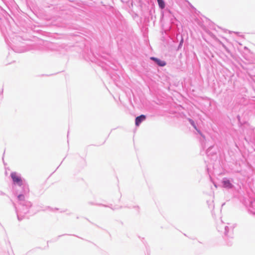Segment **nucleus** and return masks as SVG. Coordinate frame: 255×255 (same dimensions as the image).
I'll return each mask as SVG.
<instances>
[{
  "instance_id": "0eeeda50",
  "label": "nucleus",
  "mask_w": 255,
  "mask_h": 255,
  "mask_svg": "<svg viewBox=\"0 0 255 255\" xmlns=\"http://www.w3.org/2000/svg\"><path fill=\"white\" fill-rule=\"evenodd\" d=\"M18 199H19V200H23V199H24V196H23V195H19V196H18Z\"/></svg>"
},
{
  "instance_id": "39448f33",
  "label": "nucleus",
  "mask_w": 255,
  "mask_h": 255,
  "mask_svg": "<svg viewBox=\"0 0 255 255\" xmlns=\"http://www.w3.org/2000/svg\"><path fill=\"white\" fill-rule=\"evenodd\" d=\"M159 6L163 9L165 7V3L163 0H157Z\"/></svg>"
},
{
  "instance_id": "20e7f679",
  "label": "nucleus",
  "mask_w": 255,
  "mask_h": 255,
  "mask_svg": "<svg viewBox=\"0 0 255 255\" xmlns=\"http://www.w3.org/2000/svg\"><path fill=\"white\" fill-rule=\"evenodd\" d=\"M224 186L226 188H230L232 187V185L229 180H225L223 181Z\"/></svg>"
},
{
  "instance_id": "423d86ee",
  "label": "nucleus",
  "mask_w": 255,
  "mask_h": 255,
  "mask_svg": "<svg viewBox=\"0 0 255 255\" xmlns=\"http://www.w3.org/2000/svg\"><path fill=\"white\" fill-rule=\"evenodd\" d=\"M189 121L190 123H191V125L194 127V128L196 129H197V128H196V126H195V125L194 122H193V121H192V120H191V119H189Z\"/></svg>"
},
{
  "instance_id": "7ed1b4c3",
  "label": "nucleus",
  "mask_w": 255,
  "mask_h": 255,
  "mask_svg": "<svg viewBox=\"0 0 255 255\" xmlns=\"http://www.w3.org/2000/svg\"><path fill=\"white\" fill-rule=\"evenodd\" d=\"M151 59L154 60V61H155L156 62V63L160 66H164L166 64V63L165 61H162V60H160V59H158L156 58H155V57H151Z\"/></svg>"
},
{
  "instance_id": "f257e3e1",
  "label": "nucleus",
  "mask_w": 255,
  "mask_h": 255,
  "mask_svg": "<svg viewBox=\"0 0 255 255\" xmlns=\"http://www.w3.org/2000/svg\"><path fill=\"white\" fill-rule=\"evenodd\" d=\"M10 176L14 183H16L18 185H22V180L21 178L15 172L11 173Z\"/></svg>"
},
{
  "instance_id": "f03ea898",
  "label": "nucleus",
  "mask_w": 255,
  "mask_h": 255,
  "mask_svg": "<svg viewBox=\"0 0 255 255\" xmlns=\"http://www.w3.org/2000/svg\"><path fill=\"white\" fill-rule=\"evenodd\" d=\"M145 119L146 117L143 115H141L140 116L136 117L135 121V125L136 126H138L142 121L145 120Z\"/></svg>"
}]
</instances>
